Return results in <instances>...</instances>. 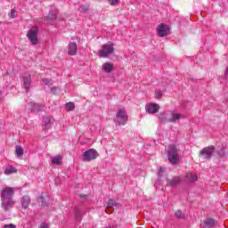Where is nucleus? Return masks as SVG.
Segmentation results:
<instances>
[{
    "instance_id": "1",
    "label": "nucleus",
    "mask_w": 228,
    "mask_h": 228,
    "mask_svg": "<svg viewBox=\"0 0 228 228\" xmlns=\"http://www.w3.org/2000/svg\"><path fill=\"white\" fill-rule=\"evenodd\" d=\"M15 195V190L12 187H4L1 191V200L2 208L4 211H10L15 201H13L12 197Z\"/></svg>"
},
{
    "instance_id": "2",
    "label": "nucleus",
    "mask_w": 228,
    "mask_h": 228,
    "mask_svg": "<svg viewBox=\"0 0 228 228\" xmlns=\"http://www.w3.org/2000/svg\"><path fill=\"white\" fill-rule=\"evenodd\" d=\"M167 159L171 165H179L181 162V156L179 155V150L174 144H170L167 149Z\"/></svg>"
},
{
    "instance_id": "3",
    "label": "nucleus",
    "mask_w": 228,
    "mask_h": 228,
    "mask_svg": "<svg viewBox=\"0 0 228 228\" xmlns=\"http://www.w3.org/2000/svg\"><path fill=\"white\" fill-rule=\"evenodd\" d=\"M127 120H129V116H127L126 109L118 110L116 113V124H118V126H126Z\"/></svg>"
},
{
    "instance_id": "4",
    "label": "nucleus",
    "mask_w": 228,
    "mask_h": 228,
    "mask_svg": "<svg viewBox=\"0 0 228 228\" xmlns=\"http://www.w3.org/2000/svg\"><path fill=\"white\" fill-rule=\"evenodd\" d=\"M113 51H115L113 43L105 44L102 46V49L98 51V56L100 58H108L110 54H113Z\"/></svg>"
},
{
    "instance_id": "5",
    "label": "nucleus",
    "mask_w": 228,
    "mask_h": 228,
    "mask_svg": "<svg viewBox=\"0 0 228 228\" xmlns=\"http://www.w3.org/2000/svg\"><path fill=\"white\" fill-rule=\"evenodd\" d=\"M27 37L29 42L32 43V45H37L38 44V27H32L27 33Z\"/></svg>"
},
{
    "instance_id": "6",
    "label": "nucleus",
    "mask_w": 228,
    "mask_h": 228,
    "mask_svg": "<svg viewBox=\"0 0 228 228\" xmlns=\"http://www.w3.org/2000/svg\"><path fill=\"white\" fill-rule=\"evenodd\" d=\"M215 150L216 148L213 145L205 147L200 151V156L204 159H211L213 154L215 153Z\"/></svg>"
},
{
    "instance_id": "7",
    "label": "nucleus",
    "mask_w": 228,
    "mask_h": 228,
    "mask_svg": "<svg viewBox=\"0 0 228 228\" xmlns=\"http://www.w3.org/2000/svg\"><path fill=\"white\" fill-rule=\"evenodd\" d=\"M99 153L94 149H89L83 153V161H93L97 159Z\"/></svg>"
},
{
    "instance_id": "8",
    "label": "nucleus",
    "mask_w": 228,
    "mask_h": 228,
    "mask_svg": "<svg viewBox=\"0 0 228 228\" xmlns=\"http://www.w3.org/2000/svg\"><path fill=\"white\" fill-rule=\"evenodd\" d=\"M170 29L168 28V26H167L165 23H161L157 28V32L159 37H167L169 33Z\"/></svg>"
},
{
    "instance_id": "9",
    "label": "nucleus",
    "mask_w": 228,
    "mask_h": 228,
    "mask_svg": "<svg viewBox=\"0 0 228 228\" xmlns=\"http://www.w3.org/2000/svg\"><path fill=\"white\" fill-rule=\"evenodd\" d=\"M145 108L146 111L151 115H154V113H158V111H159V105L158 103H148Z\"/></svg>"
},
{
    "instance_id": "10",
    "label": "nucleus",
    "mask_w": 228,
    "mask_h": 228,
    "mask_svg": "<svg viewBox=\"0 0 228 228\" xmlns=\"http://www.w3.org/2000/svg\"><path fill=\"white\" fill-rule=\"evenodd\" d=\"M69 56H76L77 54V45L76 43H69L68 45Z\"/></svg>"
},
{
    "instance_id": "11",
    "label": "nucleus",
    "mask_w": 228,
    "mask_h": 228,
    "mask_svg": "<svg viewBox=\"0 0 228 228\" xmlns=\"http://www.w3.org/2000/svg\"><path fill=\"white\" fill-rule=\"evenodd\" d=\"M42 126L43 131H49L53 126V119L51 118H44Z\"/></svg>"
},
{
    "instance_id": "12",
    "label": "nucleus",
    "mask_w": 228,
    "mask_h": 228,
    "mask_svg": "<svg viewBox=\"0 0 228 228\" xmlns=\"http://www.w3.org/2000/svg\"><path fill=\"white\" fill-rule=\"evenodd\" d=\"M23 77V86L27 90V92H29V88H31V75H28L27 77Z\"/></svg>"
},
{
    "instance_id": "13",
    "label": "nucleus",
    "mask_w": 228,
    "mask_h": 228,
    "mask_svg": "<svg viewBox=\"0 0 228 228\" xmlns=\"http://www.w3.org/2000/svg\"><path fill=\"white\" fill-rule=\"evenodd\" d=\"M29 204H31V198L29 196H23L21 198V206L24 209H28L29 208Z\"/></svg>"
},
{
    "instance_id": "14",
    "label": "nucleus",
    "mask_w": 228,
    "mask_h": 228,
    "mask_svg": "<svg viewBox=\"0 0 228 228\" xmlns=\"http://www.w3.org/2000/svg\"><path fill=\"white\" fill-rule=\"evenodd\" d=\"M52 163H53V165H57V166L63 165V156L57 155V156L52 158Z\"/></svg>"
},
{
    "instance_id": "15",
    "label": "nucleus",
    "mask_w": 228,
    "mask_h": 228,
    "mask_svg": "<svg viewBox=\"0 0 228 228\" xmlns=\"http://www.w3.org/2000/svg\"><path fill=\"white\" fill-rule=\"evenodd\" d=\"M199 177L197 176V174L189 173L185 176V181L187 183H195V181H198Z\"/></svg>"
},
{
    "instance_id": "16",
    "label": "nucleus",
    "mask_w": 228,
    "mask_h": 228,
    "mask_svg": "<svg viewBox=\"0 0 228 228\" xmlns=\"http://www.w3.org/2000/svg\"><path fill=\"white\" fill-rule=\"evenodd\" d=\"M115 69L113 63L106 62L102 65V70L104 72H107V74H110V72H113V69Z\"/></svg>"
},
{
    "instance_id": "17",
    "label": "nucleus",
    "mask_w": 228,
    "mask_h": 228,
    "mask_svg": "<svg viewBox=\"0 0 228 228\" xmlns=\"http://www.w3.org/2000/svg\"><path fill=\"white\" fill-rule=\"evenodd\" d=\"M4 175H10V174H17V168L13 166H8L4 169Z\"/></svg>"
},
{
    "instance_id": "18",
    "label": "nucleus",
    "mask_w": 228,
    "mask_h": 228,
    "mask_svg": "<svg viewBox=\"0 0 228 228\" xmlns=\"http://www.w3.org/2000/svg\"><path fill=\"white\" fill-rule=\"evenodd\" d=\"M179 183H181V177H179V176H175V177L168 180V184L170 186H177V184H179Z\"/></svg>"
},
{
    "instance_id": "19",
    "label": "nucleus",
    "mask_w": 228,
    "mask_h": 228,
    "mask_svg": "<svg viewBox=\"0 0 228 228\" xmlns=\"http://www.w3.org/2000/svg\"><path fill=\"white\" fill-rule=\"evenodd\" d=\"M205 224L207 227H215L216 221L213 218H208L205 221Z\"/></svg>"
},
{
    "instance_id": "20",
    "label": "nucleus",
    "mask_w": 228,
    "mask_h": 228,
    "mask_svg": "<svg viewBox=\"0 0 228 228\" xmlns=\"http://www.w3.org/2000/svg\"><path fill=\"white\" fill-rule=\"evenodd\" d=\"M75 108H76V105H74V102H71L66 103L65 105L66 111H74Z\"/></svg>"
},
{
    "instance_id": "21",
    "label": "nucleus",
    "mask_w": 228,
    "mask_h": 228,
    "mask_svg": "<svg viewBox=\"0 0 228 228\" xmlns=\"http://www.w3.org/2000/svg\"><path fill=\"white\" fill-rule=\"evenodd\" d=\"M17 156H23L24 155V150L20 146H16V151H15Z\"/></svg>"
},
{
    "instance_id": "22",
    "label": "nucleus",
    "mask_w": 228,
    "mask_h": 228,
    "mask_svg": "<svg viewBox=\"0 0 228 228\" xmlns=\"http://www.w3.org/2000/svg\"><path fill=\"white\" fill-rule=\"evenodd\" d=\"M172 119H169V122H175V120H179L181 118V114H172Z\"/></svg>"
},
{
    "instance_id": "23",
    "label": "nucleus",
    "mask_w": 228,
    "mask_h": 228,
    "mask_svg": "<svg viewBox=\"0 0 228 228\" xmlns=\"http://www.w3.org/2000/svg\"><path fill=\"white\" fill-rule=\"evenodd\" d=\"M161 97H163V92H161V90H157L155 92V98L161 99Z\"/></svg>"
},
{
    "instance_id": "24",
    "label": "nucleus",
    "mask_w": 228,
    "mask_h": 228,
    "mask_svg": "<svg viewBox=\"0 0 228 228\" xmlns=\"http://www.w3.org/2000/svg\"><path fill=\"white\" fill-rule=\"evenodd\" d=\"M175 216H177V218H184V216L183 215V212L181 210H177L175 212Z\"/></svg>"
},
{
    "instance_id": "25",
    "label": "nucleus",
    "mask_w": 228,
    "mask_h": 228,
    "mask_svg": "<svg viewBox=\"0 0 228 228\" xmlns=\"http://www.w3.org/2000/svg\"><path fill=\"white\" fill-rule=\"evenodd\" d=\"M17 17V11L15 9L11 10V18L15 19Z\"/></svg>"
},
{
    "instance_id": "26",
    "label": "nucleus",
    "mask_w": 228,
    "mask_h": 228,
    "mask_svg": "<svg viewBox=\"0 0 228 228\" xmlns=\"http://www.w3.org/2000/svg\"><path fill=\"white\" fill-rule=\"evenodd\" d=\"M3 228H17V225L13 224H4Z\"/></svg>"
},
{
    "instance_id": "27",
    "label": "nucleus",
    "mask_w": 228,
    "mask_h": 228,
    "mask_svg": "<svg viewBox=\"0 0 228 228\" xmlns=\"http://www.w3.org/2000/svg\"><path fill=\"white\" fill-rule=\"evenodd\" d=\"M110 4L112 5L118 4V0H110Z\"/></svg>"
},
{
    "instance_id": "28",
    "label": "nucleus",
    "mask_w": 228,
    "mask_h": 228,
    "mask_svg": "<svg viewBox=\"0 0 228 228\" xmlns=\"http://www.w3.org/2000/svg\"><path fill=\"white\" fill-rule=\"evenodd\" d=\"M40 228H49V225L45 223H43L40 226Z\"/></svg>"
},
{
    "instance_id": "29",
    "label": "nucleus",
    "mask_w": 228,
    "mask_h": 228,
    "mask_svg": "<svg viewBox=\"0 0 228 228\" xmlns=\"http://www.w3.org/2000/svg\"><path fill=\"white\" fill-rule=\"evenodd\" d=\"M42 81L45 85H49V83H50V81L46 78H44Z\"/></svg>"
},
{
    "instance_id": "30",
    "label": "nucleus",
    "mask_w": 228,
    "mask_h": 228,
    "mask_svg": "<svg viewBox=\"0 0 228 228\" xmlns=\"http://www.w3.org/2000/svg\"><path fill=\"white\" fill-rule=\"evenodd\" d=\"M111 207L108 206L105 209V212L108 213V215H110L111 212L110 211Z\"/></svg>"
},
{
    "instance_id": "31",
    "label": "nucleus",
    "mask_w": 228,
    "mask_h": 228,
    "mask_svg": "<svg viewBox=\"0 0 228 228\" xmlns=\"http://www.w3.org/2000/svg\"><path fill=\"white\" fill-rule=\"evenodd\" d=\"M161 172H163V168L160 167L159 174H161Z\"/></svg>"
},
{
    "instance_id": "32",
    "label": "nucleus",
    "mask_w": 228,
    "mask_h": 228,
    "mask_svg": "<svg viewBox=\"0 0 228 228\" xmlns=\"http://www.w3.org/2000/svg\"><path fill=\"white\" fill-rule=\"evenodd\" d=\"M50 19H56V15L50 17Z\"/></svg>"
},
{
    "instance_id": "33",
    "label": "nucleus",
    "mask_w": 228,
    "mask_h": 228,
    "mask_svg": "<svg viewBox=\"0 0 228 228\" xmlns=\"http://www.w3.org/2000/svg\"><path fill=\"white\" fill-rule=\"evenodd\" d=\"M109 204H113V200H110L109 201Z\"/></svg>"
},
{
    "instance_id": "34",
    "label": "nucleus",
    "mask_w": 228,
    "mask_h": 228,
    "mask_svg": "<svg viewBox=\"0 0 228 228\" xmlns=\"http://www.w3.org/2000/svg\"><path fill=\"white\" fill-rule=\"evenodd\" d=\"M107 228H113V226H109V227H107Z\"/></svg>"
}]
</instances>
